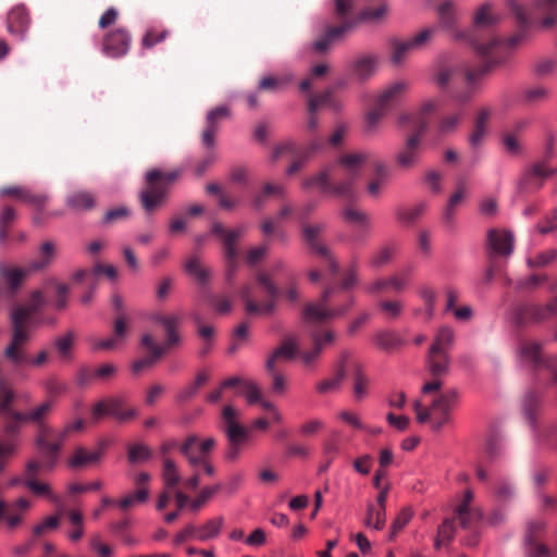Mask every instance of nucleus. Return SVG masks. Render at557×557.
Wrapping results in <instances>:
<instances>
[{
    "mask_svg": "<svg viewBox=\"0 0 557 557\" xmlns=\"http://www.w3.org/2000/svg\"><path fill=\"white\" fill-rule=\"evenodd\" d=\"M506 4L519 27L517 34L508 39L491 36L488 39L482 40L479 37L481 29L493 27L500 21L499 15L494 12V7L491 2H484L474 12L473 29L469 32L468 42H470L476 53L482 58L484 64L476 70L466 72L467 89L455 96L460 102L471 100L476 95L481 78L493 66L506 60L509 50L515 48L522 40L524 29L531 24L529 11L517 0H507Z\"/></svg>",
    "mask_w": 557,
    "mask_h": 557,
    "instance_id": "nucleus-1",
    "label": "nucleus"
},
{
    "mask_svg": "<svg viewBox=\"0 0 557 557\" xmlns=\"http://www.w3.org/2000/svg\"><path fill=\"white\" fill-rule=\"evenodd\" d=\"M372 153L359 150L343 153L335 164L329 165L304 182V187L318 188L322 194L332 195L346 201L357 198L356 183L364 164L372 162Z\"/></svg>",
    "mask_w": 557,
    "mask_h": 557,
    "instance_id": "nucleus-2",
    "label": "nucleus"
},
{
    "mask_svg": "<svg viewBox=\"0 0 557 557\" xmlns=\"http://www.w3.org/2000/svg\"><path fill=\"white\" fill-rule=\"evenodd\" d=\"M357 283V263L354 261L339 286H329L324 289L318 302H309L305 306L302 311L304 321L308 324H320L344 315L354 306V297L347 294L342 305H336V301L342 294L349 290Z\"/></svg>",
    "mask_w": 557,
    "mask_h": 557,
    "instance_id": "nucleus-3",
    "label": "nucleus"
},
{
    "mask_svg": "<svg viewBox=\"0 0 557 557\" xmlns=\"http://www.w3.org/2000/svg\"><path fill=\"white\" fill-rule=\"evenodd\" d=\"M215 446L212 437L201 441L197 435H189L181 446V454L187 459L193 474L182 483L188 491H195L200 484V469L208 476L215 473L214 467L209 462L208 455Z\"/></svg>",
    "mask_w": 557,
    "mask_h": 557,
    "instance_id": "nucleus-4",
    "label": "nucleus"
},
{
    "mask_svg": "<svg viewBox=\"0 0 557 557\" xmlns=\"http://www.w3.org/2000/svg\"><path fill=\"white\" fill-rule=\"evenodd\" d=\"M215 446L212 437L201 441L197 435H189L181 446V454L187 459L193 474L182 483L188 491H195L200 484V469L208 476L215 473L214 467L209 462L208 455Z\"/></svg>",
    "mask_w": 557,
    "mask_h": 557,
    "instance_id": "nucleus-5",
    "label": "nucleus"
},
{
    "mask_svg": "<svg viewBox=\"0 0 557 557\" xmlns=\"http://www.w3.org/2000/svg\"><path fill=\"white\" fill-rule=\"evenodd\" d=\"M433 398L425 405L422 400L413 403V410L420 423L430 422L434 431H440L450 421V411L458 400V392L455 388L445 392L432 393Z\"/></svg>",
    "mask_w": 557,
    "mask_h": 557,
    "instance_id": "nucleus-6",
    "label": "nucleus"
},
{
    "mask_svg": "<svg viewBox=\"0 0 557 557\" xmlns=\"http://www.w3.org/2000/svg\"><path fill=\"white\" fill-rule=\"evenodd\" d=\"M519 352L521 359L532 366L540 383L557 385V356H544L542 345L533 339H521Z\"/></svg>",
    "mask_w": 557,
    "mask_h": 557,
    "instance_id": "nucleus-7",
    "label": "nucleus"
},
{
    "mask_svg": "<svg viewBox=\"0 0 557 557\" xmlns=\"http://www.w3.org/2000/svg\"><path fill=\"white\" fill-rule=\"evenodd\" d=\"M334 1L335 13L341 20V23L337 25H325L322 33L313 44V49L318 53L326 52L334 44L341 41L356 25V21L348 16L354 7L352 0Z\"/></svg>",
    "mask_w": 557,
    "mask_h": 557,
    "instance_id": "nucleus-8",
    "label": "nucleus"
},
{
    "mask_svg": "<svg viewBox=\"0 0 557 557\" xmlns=\"http://www.w3.org/2000/svg\"><path fill=\"white\" fill-rule=\"evenodd\" d=\"M240 413L232 405L222 409L223 432L227 440L225 459L236 461L249 441L250 431L240 423Z\"/></svg>",
    "mask_w": 557,
    "mask_h": 557,
    "instance_id": "nucleus-9",
    "label": "nucleus"
},
{
    "mask_svg": "<svg viewBox=\"0 0 557 557\" xmlns=\"http://www.w3.org/2000/svg\"><path fill=\"white\" fill-rule=\"evenodd\" d=\"M178 172H162L158 169L146 174V188L140 193V202L147 213L153 212L164 202L169 188L178 177Z\"/></svg>",
    "mask_w": 557,
    "mask_h": 557,
    "instance_id": "nucleus-10",
    "label": "nucleus"
},
{
    "mask_svg": "<svg viewBox=\"0 0 557 557\" xmlns=\"http://www.w3.org/2000/svg\"><path fill=\"white\" fill-rule=\"evenodd\" d=\"M84 428V420L78 419L73 423L67 424L61 432L55 434L52 441V431L50 429H41L36 437V447L40 456L45 457L44 467L52 470L59 459L61 447L66 440L67 435L73 431H81Z\"/></svg>",
    "mask_w": 557,
    "mask_h": 557,
    "instance_id": "nucleus-11",
    "label": "nucleus"
},
{
    "mask_svg": "<svg viewBox=\"0 0 557 557\" xmlns=\"http://www.w3.org/2000/svg\"><path fill=\"white\" fill-rule=\"evenodd\" d=\"M525 557H557V539L545 524H529L523 536Z\"/></svg>",
    "mask_w": 557,
    "mask_h": 557,
    "instance_id": "nucleus-12",
    "label": "nucleus"
},
{
    "mask_svg": "<svg viewBox=\"0 0 557 557\" xmlns=\"http://www.w3.org/2000/svg\"><path fill=\"white\" fill-rule=\"evenodd\" d=\"M257 282L265 293L267 301L263 304L256 302L251 296V287H243L240 290V297L245 302L246 312L249 314H269L274 310L275 301L280 296V289L267 273H258Z\"/></svg>",
    "mask_w": 557,
    "mask_h": 557,
    "instance_id": "nucleus-13",
    "label": "nucleus"
},
{
    "mask_svg": "<svg viewBox=\"0 0 557 557\" xmlns=\"http://www.w3.org/2000/svg\"><path fill=\"white\" fill-rule=\"evenodd\" d=\"M437 28L435 26L424 27L412 37L392 42L391 61L394 65H401L413 51L426 47L434 38Z\"/></svg>",
    "mask_w": 557,
    "mask_h": 557,
    "instance_id": "nucleus-14",
    "label": "nucleus"
},
{
    "mask_svg": "<svg viewBox=\"0 0 557 557\" xmlns=\"http://www.w3.org/2000/svg\"><path fill=\"white\" fill-rule=\"evenodd\" d=\"M221 484L203 487L196 498L191 499L187 494L182 491L175 492L174 509L165 512L164 518L166 522H172L181 516V512L188 511L195 513L202 508V506L211 499L220 490Z\"/></svg>",
    "mask_w": 557,
    "mask_h": 557,
    "instance_id": "nucleus-15",
    "label": "nucleus"
},
{
    "mask_svg": "<svg viewBox=\"0 0 557 557\" xmlns=\"http://www.w3.org/2000/svg\"><path fill=\"white\" fill-rule=\"evenodd\" d=\"M425 368L432 376V380L423 384L421 393L423 396H429L442 389V377L447 375L450 369L449 354L429 349L425 359Z\"/></svg>",
    "mask_w": 557,
    "mask_h": 557,
    "instance_id": "nucleus-16",
    "label": "nucleus"
},
{
    "mask_svg": "<svg viewBox=\"0 0 557 557\" xmlns=\"http://www.w3.org/2000/svg\"><path fill=\"white\" fill-rule=\"evenodd\" d=\"M326 230L325 223L304 224L302 240L310 252L323 258L333 276L338 273V263L326 245L320 240V236Z\"/></svg>",
    "mask_w": 557,
    "mask_h": 557,
    "instance_id": "nucleus-17",
    "label": "nucleus"
},
{
    "mask_svg": "<svg viewBox=\"0 0 557 557\" xmlns=\"http://www.w3.org/2000/svg\"><path fill=\"white\" fill-rule=\"evenodd\" d=\"M137 411L133 408H125V399L120 396H111L97 401L91 408V421L98 423L104 417H112L117 421L134 419Z\"/></svg>",
    "mask_w": 557,
    "mask_h": 557,
    "instance_id": "nucleus-18",
    "label": "nucleus"
},
{
    "mask_svg": "<svg viewBox=\"0 0 557 557\" xmlns=\"http://www.w3.org/2000/svg\"><path fill=\"white\" fill-rule=\"evenodd\" d=\"M161 476L165 491L159 496L157 509L163 511L170 504L174 505L175 492L178 491L177 486L183 482V479L177 465L169 457L162 459Z\"/></svg>",
    "mask_w": 557,
    "mask_h": 557,
    "instance_id": "nucleus-19",
    "label": "nucleus"
},
{
    "mask_svg": "<svg viewBox=\"0 0 557 557\" xmlns=\"http://www.w3.org/2000/svg\"><path fill=\"white\" fill-rule=\"evenodd\" d=\"M32 332L11 330L10 341L3 350L4 359L14 367L26 366L29 361L27 345L32 341Z\"/></svg>",
    "mask_w": 557,
    "mask_h": 557,
    "instance_id": "nucleus-20",
    "label": "nucleus"
},
{
    "mask_svg": "<svg viewBox=\"0 0 557 557\" xmlns=\"http://www.w3.org/2000/svg\"><path fill=\"white\" fill-rule=\"evenodd\" d=\"M557 312V299L552 302L540 306L534 304H521L516 306L512 314V321L516 325L522 326L530 322H540L548 319Z\"/></svg>",
    "mask_w": 557,
    "mask_h": 557,
    "instance_id": "nucleus-21",
    "label": "nucleus"
},
{
    "mask_svg": "<svg viewBox=\"0 0 557 557\" xmlns=\"http://www.w3.org/2000/svg\"><path fill=\"white\" fill-rule=\"evenodd\" d=\"M132 36L124 27L109 32L102 42V51L110 58L125 55L131 47Z\"/></svg>",
    "mask_w": 557,
    "mask_h": 557,
    "instance_id": "nucleus-22",
    "label": "nucleus"
},
{
    "mask_svg": "<svg viewBox=\"0 0 557 557\" xmlns=\"http://www.w3.org/2000/svg\"><path fill=\"white\" fill-rule=\"evenodd\" d=\"M148 498L147 487H139L136 491L131 492L120 499H112L110 497H103L101 500V508L95 510L94 517L99 518L101 509L114 507L123 512H127L136 506L144 504Z\"/></svg>",
    "mask_w": 557,
    "mask_h": 557,
    "instance_id": "nucleus-23",
    "label": "nucleus"
},
{
    "mask_svg": "<svg viewBox=\"0 0 557 557\" xmlns=\"http://www.w3.org/2000/svg\"><path fill=\"white\" fill-rule=\"evenodd\" d=\"M30 22L32 18L26 7L17 4L7 14V30L11 36L23 40L29 29Z\"/></svg>",
    "mask_w": 557,
    "mask_h": 557,
    "instance_id": "nucleus-24",
    "label": "nucleus"
},
{
    "mask_svg": "<svg viewBox=\"0 0 557 557\" xmlns=\"http://www.w3.org/2000/svg\"><path fill=\"white\" fill-rule=\"evenodd\" d=\"M488 257H508L513 249V236L505 230L492 228L487 232Z\"/></svg>",
    "mask_w": 557,
    "mask_h": 557,
    "instance_id": "nucleus-25",
    "label": "nucleus"
},
{
    "mask_svg": "<svg viewBox=\"0 0 557 557\" xmlns=\"http://www.w3.org/2000/svg\"><path fill=\"white\" fill-rule=\"evenodd\" d=\"M230 116V109L226 106H220L210 110L206 119V127L201 135L202 145L212 149L215 144V136L219 132L220 124Z\"/></svg>",
    "mask_w": 557,
    "mask_h": 557,
    "instance_id": "nucleus-26",
    "label": "nucleus"
},
{
    "mask_svg": "<svg viewBox=\"0 0 557 557\" xmlns=\"http://www.w3.org/2000/svg\"><path fill=\"white\" fill-rule=\"evenodd\" d=\"M310 338L312 342V348L301 354L302 361L306 366L314 362L321 355V352L330 345H332L336 338V335L331 330H310Z\"/></svg>",
    "mask_w": 557,
    "mask_h": 557,
    "instance_id": "nucleus-27",
    "label": "nucleus"
},
{
    "mask_svg": "<svg viewBox=\"0 0 557 557\" xmlns=\"http://www.w3.org/2000/svg\"><path fill=\"white\" fill-rule=\"evenodd\" d=\"M389 178V169L385 162L375 159L372 162V174L366 185V191L372 199H377L382 196L387 186Z\"/></svg>",
    "mask_w": 557,
    "mask_h": 557,
    "instance_id": "nucleus-28",
    "label": "nucleus"
},
{
    "mask_svg": "<svg viewBox=\"0 0 557 557\" xmlns=\"http://www.w3.org/2000/svg\"><path fill=\"white\" fill-rule=\"evenodd\" d=\"M140 344L148 355L133 362L132 371L134 374H139L146 368L153 366L164 355L163 347L157 344L153 336L149 333H145L141 336Z\"/></svg>",
    "mask_w": 557,
    "mask_h": 557,
    "instance_id": "nucleus-29",
    "label": "nucleus"
},
{
    "mask_svg": "<svg viewBox=\"0 0 557 557\" xmlns=\"http://www.w3.org/2000/svg\"><path fill=\"white\" fill-rule=\"evenodd\" d=\"M41 460L32 459L27 462L25 479L26 486L36 495L39 496H48L49 498L55 500V496L51 493L50 487L46 483H40L36 480L37 475L40 471H49L44 467L45 457L40 456Z\"/></svg>",
    "mask_w": 557,
    "mask_h": 557,
    "instance_id": "nucleus-30",
    "label": "nucleus"
},
{
    "mask_svg": "<svg viewBox=\"0 0 557 557\" xmlns=\"http://www.w3.org/2000/svg\"><path fill=\"white\" fill-rule=\"evenodd\" d=\"M437 14L440 25L443 29L450 32L454 38L468 42L469 32L458 30L456 28L457 10L455 3L451 0H446L440 4Z\"/></svg>",
    "mask_w": 557,
    "mask_h": 557,
    "instance_id": "nucleus-31",
    "label": "nucleus"
},
{
    "mask_svg": "<svg viewBox=\"0 0 557 557\" xmlns=\"http://www.w3.org/2000/svg\"><path fill=\"white\" fill-rule=\"evenodd\" d=\"M478 67H475L474 70H476ZM473 69H462V66L460 64H457V63H453V64H443V65H440L438 69L436 70L435 72V75H434V81L435 83L441 87V88H447L451 83L455 82V79L457 78V76H459L461 73H463V88H461L460 90H456L454 94H453V99L460 103V104H465V102H460L458 101L455 96L460 92V91H463L467 89V83H466V72L467 71H472ZM470 100H468L469 102ZM467 103V101H466Z\"/></svg>",
    "mask_w": 557,
    "mask_h": 557,
    "instance_id": "nucleus-32",
    "label": "nucleus"
},
{
    "mask_svg": "<svg viewBox=\"0 0 557 557\" xmlns=\"http://www.w3.org/2000/svg\"><path fill=\"white\" fill-rule=\"evenodd\" d=\"M29 271V269L10 267L0 261V283L5 285V289L11 296H14Z\"/></svg>",
    "mask_w": 557,
    "mask_h": 557,
    "instance_id": "nucleus-33",
    "label": "nucleus"
},
{
    "mask_svg": "<svg viewBox=\"0 0 557 557\" xmlns=\"http://www.w3.org/2000/svg\"><path fill=\"white\" fill-rule=\"evenodd\" d=\"M420 152L421 144L417 143V137H408L396 154V164L404 170L411 169L418 164Z\"/></svg>",
    "mask_w": 557,
    "mask_h": 557,
    "instance_id": "nucleus-34",
    "label": "nucleus"
},
{
    "mask_svg": "<svg viewBox=\"0 0 557 557\" xmlns=\"http://www.w3.org/2000/svg\"><path fill=\"white\" fill-rule=\"evenodd\" d=\"M0 196L14 197L36 209H41L47 202V197L45 195L34 194L29 189L20 186L2 187L0 189Z\"/></svg>",
    "mask_w": 557,
    "mask_h": 557,
    "instance_id": "nucleus-35",
    "label": "nucleus"
},
{
    "mask_svg": "<svg viewBox=\"0 0 557 557\" xmlns=\"http://www.w3.org/2000/svg\"><path fill=\"white\" fill-rule=\"evenodd\" d=\"M409 90L407 81H397L388 85L377 97L375 103L388 110L399 98Z\"/></svg>",
    "mask_w": 557,
    "mask_h": 557,
    "instance_id": "nucleus-36",
    "label": "nucleus"
},
{
    "mask_svg": "<svg viewBox=\"0 0 557 557\" xmlns=\"http://www.w3.org/2000/svg\"><path fill=\"white\" fill-rule=\"evenodd\" d=\"M473 497L472 491H466L463 500L455 508V513L460 522H476L483 519L481 508L472 506Z\"/></svg>",
    "mask_w": 557,
    "mask_h": 557,
    "instance_id": "nucleus-37",
    "label": "nucleus"
},
{
    "mask_svg": "<svg viewBox=\"0 0 557 557\" xmlns=\"http://www.w3.org/2000/svg\"><path fill=\"white\" fill-rule=\"evenodd\" d=\"M30 508V502L21 497L13 504L0 502V520L5 522H20L23 513Z\"/></svg>",
    "mask_w": 557,
    "mask_h": 557,
    "instance_id": "nucleus-38",
    "label": "nucleus"
},
{
    "mask_svg": "<svg viewBox=\"0 0 557 557\" xmlns=\"http://www.w3.org/2000/svg\"><path fill=\"white\" fill-rule=\"evenodd\" d=\"M377 57L373 54L361 55L351 63V71L358 79L367 81L375 73Z\"/></svg>",
    "mask_w": 557,
    "mask_h": 557,
    "instance_id": "nucleus-39",
    "label": "nucleus"
},
{
    "mask_svg": "<svg viewBox=\"0 0 557 557\" xmlns=\"http://www.w3.org/2000/svg\"><path fill=\"white\" fill-rule=\"evenodd\" d=\"M468 196V188L463 181L457 183L456 190L451 194L443 212V220L446 224H451L456 209L463 202Z\"/></svg>",
    "mask_w": 557,
    "mask_h": 557,
    "instance_id": "nucleus-40",
    "label": "nucleus"
},
{
    "mask_svg": "<svg viewBox=\"0 0 557 557\" xmlns=\"http://www.w3.org/2000/svg\"><path fill=\"white\" fill-rule=\"evenodd\" d=\"M104 447V442L100 444L96 451H87L83 447H77L72 458L69 460V466L76 469L97 462L101 458Z\"/></svg>",
    "mask_w": 557,
    "mask_h": 557,
    "instance_id": "nucleus-41",
    "label": "nucleus"
},
{
    "mask_svg": "<svg viewBox=\"0 0 557 557\" xmlns=\"http://www.w3.org/2000/svg\"><path fill=\"white\" fill-rule=\"evenodd\" d=\"M335 87H329L318 95H311L308 99V112H317L320 107H329L337 111L341 103L334 98Z\"/></svg>",
    "mask_w": 557,
    "mask_h": 557,
    "instance_id": "nucleus-42",
    "label": "nucleus"
},
{
    "mask_svg": "<svg viewBox=\"0 0 557 557\" xmlns=\"http://www.w3.org/2000/svg\"><path fill=\"white\" fill-rule=\"evenodd\" d=\"M533 13L544 16L543 25L552 26L557 21V0H534Z\"/></svg>",
    "mask_w": 557,
    "mask_h": 557,
    "instance_id": "nucleus-43",
    "label": "nucleus"
},
{
    "mask_svg": "<svg viewBox=\"0 0 557 557\" xmlns=\"http://www.w3.org/2000/svg\"><path fill=\"white\" fill-rule=\"evenodd\" d=\"M35 314L34 309L28 306H17L11 312V330H21L22 332H32L30 319Z\"/></svg>",
    "mask_w": 557,
    "mask_h": 557,
    "instance_id": "nucleus-44",
    "label": "nucleus"
},
{
    "mask_svg": "<svg viewBox=\"0 0 557 557\" xmlns=\"http://www.w3.org/2000/svg\"><path fill=\"white\" fill-rule=\"evenodd\" d=\"M455 342V332L450 326L444 325L438 329L432 345L431 350L448 352L451 349Z\"/></svg>",
    "mask_w": 557,
    "mask_h": 557,
    "instance_id": "nucleus-45",
    "label": "nucleus"
},
{
    "mask_svg": "<svg viewBox=\"0 0 557 557\" xmlns=\"http://www.w3.org/2000/svg\"><path fill=\"white\" fill-rule=\"evenodd\" d=\"M184 269L187 274L194 276L198 283L206 284L210 278V271L207 269L200 260V257L196 253L191 255L185 262Z\"/></svg>",
    "mask_w": 557,
    "mask_h": 557,
    "instance_id": "nucleus-46",
    "label": "nucleus"
},
{
    "mask_svg": "<svg viewBox=\"0 0 557 557\" xmlns=\"http://www.w3.org/2000/svg\"><path fill=\"white\" fill-rule=\"evenodd\" d=\"M52 407H53V401L49 399V400L44 401L36 408H34L29 411L23 412V413H24V417H25L27 423H33V424L38 425L39 432H40L41 429H48L47 426L44 425V422H45L46 418L51 413Z\"/></svg>",
    "mask_w": 557,
    "mask_h": 557,
    "instance_id": "nucleus-47",
    "label": "nucleus"
},
{
    "mask_svg": "<svg viewBox=\"0 0 557 557\" xmlns=\"http://www.w3.org/2000/svg\"><path fill=\"white\" fill-rule=\"evenodd\" d=\"M297 346L286 341L284 342L280 347H277L272 355L269 357L265 363L267 370H272L273 366L276 367V362L280 360H290L293 359L297 354Z\"/></svg>",
    "mask_w": 557,
    "mask_h": 557,
    "instance_id": "nucleus-48",
    "label": "nucleus"
},
{
    "mask_svg": "<svg viewBox=\"0 0 557 557\" xmlns=\"http://www.w3.org/2000/svg\"><path fill=\"white\" fill-rule=\"evenodd\" d=\"M346 357H347V354L346 352L343 354L342 361L338 364V368L332 377L323 380L317 385V389L319 393L326 394V393L336 391L339 387V385L342 384V382L344 381V379L346 376V371H345V366H344V361H345Z\"/></svg>",
    "mask_w": 557,
    "mask_h": 557,
    "instance_id": "nucleus-49",
    "label": "nucleus"
},
{
    "mask_svg": "<svg viewBox=\"0 0 557 557\" xmlns=\"http://www.w3.org/2000/svg\"><path fill=\"white\" fill-rule=\"evenodd\" d=\"M67 206L75 211L90 210L95 207V198L88 191H73L66 197Z\"/></svg>",
    "mask_w": 557,
    "mask_h": 557,
    "instance_id": "nucleus-50",
    "label": "nucleus"
},
{
    "mask_svg": "<svg viewBox=\"0 0 557 557\" xmlns=\"http://www.w3.org/2000/svg\"><path fill=\"white\" fill-rule=\"evenodd\" d=\"M386 496L387 487L381 490L376 503L369 507L364 522H384Z\"/></svg>",
    "mask_w": 557,
    "mask_h": 557,
    "instance_id": "nucleus-51",
    "label": "nucleus"
},
{
    "mask_svg": "<svg viewBox=\"0 0 557 557\" xmlns=\"http://www.w3.org/2000/svg\"><path fill=\"white\" fill-rule=\"evenodd\" d=\"M375 344L384 350H394L405 344L395 332L382 331L374 336Z\"/></svg>",
    "mask_w": 557,
    "mask_h": 557,
    "instance_id": "nucleus-52",
    "label": "nucleus"
},
{
    "mask_svg": "<svg viewBox=\"0 0 557 557\" xmlns=\"http://www.w3.org/2000/svg\"><path fill=\"white\" fill-rule=\"evenodd\" d=\"M4 413L5 420L3 424V432L9 436L17 434L22 424L27 423L23 412L9 410Z\"/></svg>",
    "mask_w": 557,
    "mask_h": 557,
    "instance_id": "nucleus-53",
    "label": "nucleus"
},
{
    "mask_svg": "<svg viewBox=\"0 0 557 557\" xmlns=\"http://www.w3.org/2000/svg\"><path fill=\"white\" fill-rule=\"evenodd\" d=\"M293 81L290 74L283 76H265L259 82L258 89L264 91H278Z\"/></svg>",
    "mask_w": 557,
    "mask_h": 557,
    "instance_id": "nucleus-54",
    "label": "nucleus"
},
{
    "mask_svg": "<svg viewBox=\"0 0 557 557\" xmlns=\"http://www.w3.org/2000/svg\"><path fill=\"white\" fill-rule=\"evenodd\" d=\"M55 253V245L52 242H45L40 247V259L29 264V270L39 271L45 269L52 260Z\"/></svg>",
    "mask_w": 557,
    "mask_h": 557,
    "instance_id": "nucleus-55",
    "label": "nucleus"
},
{
    "mask_svg": "<svg viewBox=\"0 0 557 557\" xmlns=\"http://www.w3.org/2000/svg\"><path fill=\"white\" fill-rule=\"evenodd\" d=\"M541 398L540 394L535 389H530L525 393L523 400H522V407L524 414L527 418L532 422L535 419L536 411L540 407Z\"/></svg>",
    "mask_w": 557,
    "mask_h": 557,
    "instance_id": "nucleus-56",
    "label": "nucleus"
},
{
    "mask_svg": "<svg viewBox=\"0 0 557 557\" xmlns=\"http://www.w3.org/2000/svg\"><path fill=\"white\" fill-rule=\"evenodd\" d=\"M284 193H285V189L282 185H274V184H271V183H267L262 190L256 195L255 199H253V206L257 208V209H260L262 208L265 199L268 197H283L284 196Z\"/></svg>",
    "mask_w": 557,
    "mask_h": 557,
    "instance_id": "nucleus-57",
    "label": "nucleus"
},
{
    "mask_svg": "<svg viewBox=\"0 0 557 557\" xmlns=\"http://www.w3.org/2000/svg\"><path fill=\"white\" fill-rule=\"evenodd\" d=\"M426 203L420 202L412 208H404L397 211V219L406 224L416 222L426 210Z\"/></svg>",
    "mask_w": 557,
    "mask_h": 557,
    "instance_id": "nucleus-58",
    "label": "nucleus"
},
{
    "mask_svg": "<svg viewBox=\"0 0 557 557\" xmlns=\"http://www.w3.org/2000/svg\"><path fill=\"white\" fill-rule=\"evenodd\" d=\"M459 532H461L459 524H440L434 543L435 547L440 548L441 546L447 545L455 534Z\"/></svg>",
    "mask_w": 557,
    "mask_h": 557,
    "instance_id": "nucleus-59",
    "label": "nucleus"
},
{
    "mask_svg": "<svg viewBox=\"0 0 557 557\" xmlns=\"http://www.w3.org/2000/svg\"><path fill=\"white\" fill-rule=\"evenodd\" d=\"M342 216L347 223L357 224L364 228L370 224L369 216L351 206H347L343 209Z\"/></svg>",
    "mask_w": 557,
    "mask_h": 557,
    "instance_id": "nucleus-60",
    "label": "nucleus"
},
{
    "mask_svg": "<svg viewBox=\"0 0 557 557\" xmlns=\"http://www.w3.org/2000/svg\"><path fill=\"white\" fill-rule=\"evenodd\" d=\"M394 253L393 246H383L372 256L370 265L374 269L382 268L392 261Z\"/></svg>",
    "mask_w": 557,
    "mask_h": 557,
    "instance_id": "nucleus-61",
    "label": "nucleus"
},
{
    "mask_svg": "<svg viewBox=\"0 0 557 557\" xmlns=\"http://www.w3.org/2000/svg\"><path fill=\"white\" fill-rule=\"evenodd\" d=\"M246 228L245 227H237L231 231H227L223 224L220 222H214L211 227V233L219 238H226L228 242H235L244 235Z\"/></svg>",
    "mask_w": 557,
    "mask_h": 557,
    "instance_id": "nucleus-62",
    "label": "nucleus"
},
{
    "mask_svg": "<svg viewBox=\"0 0 557 557\" xmlns=\"http://www.w3.org/2000/svg\"><path fill=\"white\" fill-rule=\"evenodd\" d=\"M463 117L462 110H459L455 113L445 115L441 119L438 123V131L441 134H449L454 132L459 125L460 121Z\"/></svg>",
    "mask_w": 557,
    "mask_h": 557,
    "instance_id": "nucleus-63",
    "label": "nucleus"
},
{
    "mask_svg": "<svg viewBox=\"0 0 557 557\" xmlns=\"http://www.w3.org/2000/svg\"><path fill=\"white\" fill-rule=\"evenodd\" d=\"M152 451L144 444H134L128 446V461L137 463L150 459Z\"/></svg>",
    "mask_w": 557,
    "mask_h": 557,
    "instance_id": "nucleus-64",
    "label": "nucleus"
}]
</instances>
